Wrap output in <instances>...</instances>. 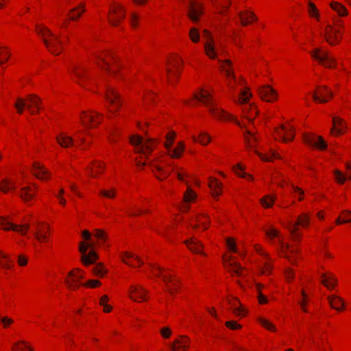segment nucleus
Returning a JSON list of instances; mask_svg holds the SVG:
<instances>
[{
	"mask_svg": "<svg viewBox=\"0 0 351 351\" xmlns=\"http://www.w3.org/2000/svg\"><path fill=\"white\" fill-rule=\"evenodd\" d=\"M318 88L320 89L319 93H314L313 94L314 101L319 103H326L328 100L324 97L325 95H328L330 97H332L333 94L327 86H323Z\"/></svg>",
	"mask_w": 351,
	"mask_h": 351,
	"instance_id": "nucleus-21",
	"label": "nucleus"
},
{
	"mask_svg": "<svg viewBox=\"0 0 351 351\" xmlns=\"http://www.w3.org/2000/svg\"><path fill=\"white\" fill-rule=\"evenodd\" d=\"M10 56V53L6 51H2L0 52V65H2L4 62L7 61Z\"/></svg>",
	"mask_w": 351,
	"mask_h": 351,
	"instance_id": "nucleus-57",
	"label": "nucleus"
},
{
	"mask_svg": "<svg viewBox=\"0 0 351 351\" xmlns=\"http://www.w3.org/2000/svg\"><path fill=\"white\" fill-rule=\"evenodd\" d=\"M258 93L263 100L268 102H272L277 98L276 91L268 85L259 87Z\"/></svg>",
	"mask_w": 351,
	"mask_h": 351,
	"instance_id": "nucleus-17",
	"label": "nucleus"
},
{
	"mask_svg": "<svg viewBox=\"0 0 351 351\" xmlns=\"http://www.w3.org/2000/svg\"><path fill=\"white\" fill-rule=\"evenodd\" d=\"M259 322L267 329L270 330H274V326L271 323H270L268 320L263 319V318H261L259 319Z\"/></svg>",
	"mask_w": 351,
	"mask_h": 351,
	"instance_id": "nucleus-56",
	"label": "nucleus"
},
{
	"mask_svg": "<svg viewBox=\"0 0 351 351\" xmlns=\"http://www.w3.org/2000/svg\"><path fill=\"white\" fill-rule=\"evenodd\" d=\"M328 302L330 303V306L337 310L341 311L342 308L344 306V302L340 297L332 295L328 298Z\"/></svg>",
	"mask_w": 351,
	"mask_h": 351,
	"instance_id": "nucleus-26",
	"label": "nucleus"
},
{
	"mask_svg": "<svg viewBox=\"0 0 351 351\" xmlns=\"http://www.w3.org/2000/svg\"><path fill=\"white\" fill-rule=\"evenodd\" d=\"M338 31L334 29L330 25H328L326 28L325 38L330 45L338 43L340 40L338 36Z\"/></svg>",
	"mask_w": 351,
	"mask_h": 351,
	"instance_id": "nucleus-22",
	"label": "nucleus"
},
{
	"mask_svg": "<svg viewBox=\"0 0 351 351\" xmlns=\"http://www.w3.org/2000/svg\"><path fill=\"white\" fill-rule=\"evenodd\" d=\"M101 285V282L97 280H90L86 283H84L83 285L84 287H96Z\"/></svg>",
	"mask_w": 351,
	"mask_h": 351,
	"instance_id": "nucleus-60",
	"label": "nucleus"
},
{
	"mask_svg": "<svg viewBox=\"0 0 351 351\" xmlns=\"http://www.w3.org/2000/svg\"><path fill=\"white\" fill-rule=\"evenodd\" d=\"M37 228H38L37 226ZM34 236L39 241H46L47 239V232L41 228H38V230L34 232Z\"/></svg>",
	"mask_w": 351,
	"mask_h": 351,
	"instance_id": "nucleus-46",
	"label": "nucleus"
},
{
	"mask_svg": "<svg viewBox=\"0 0 351 351\" xmlns=\"http://www.w3.org/2000/svg\"><path fill=\"white\" fill-rule=\"evenodd\" d=\"M40 103L41 99L36 95H29L25 99L18 98L14 106L19 114H22L23 112L24 108L26 107L30 113L34 114L36 112L33 110V107H36L37 109H39V105Z\"/></svg>",
	"mask_w": 351,
	"mask_h": 351,
	"instance_id": "nucleus-3",
	"label": "nucleus"
},
{
	"mask_svg": "<svg viewBox=\"0 0 351 351\" xmlns=\"http://www.w3.org/2000/svg\"><path fill=\"white\" fill-rule=\"evenodd\" d=\"M193 138L195 141H198L203 145H207L210 141V136L204 132H201L199 134L198 138L195 136H193Z\"/></svg>",
	"mask_w": 351,
	"mask_h": 351,
	"instance_id": "nucleus-41",
	"label": "nucleus"
},
{
	"mask_svg": "<svg viewBox=\"0 0 351 351\" xmlns=\"http://www.w3.org/2000/svg\"><path fill=\"white\" fill-rule=\"evenodd\" d=\"M209 187L213 197H217L221 193V184L216 179H211L209 182Z\"/></svg>",
	"mask_w": 351,
	"mask_h": 351,
	"instance_id": "nucleus-36",
	"label": "nucleus"
},
{
	"mask_svg": "<svg viewBox=\"0 0 351 351\" xmlns=\"http://www.w3.org/2000/svg\"><path fill=\"white\" fill-rule=\"evenodd\" d=\"M95 236L97 239H100V240H101V241H106V234H105V232H104L103 230H95Z\"/></svg>",
	"mask_w": 351,
	"mask_h": 351,
	"instance_id": "nucleus-62",
	"label": "nucleus"
},
{
	"mask_svg": "<svg viewBox=\"0 0 351 351\" xmlns=\"http://www.w3.org/2000/svg\"><path fill=\"white\" fill-rule=\"evenodd\" d=\"M33 170L35 176H36L38 179L45 180L48 179L49 172L48 171L38 162H34L33 164Z\"/></svg>",
	"mask_w": 351,
	"mask_h": 351,
	"instance_id": "nucleus-24",
	"label": "nucleus"
},
{
	"mask_svg": "<svg viewBox=\"0 0 351 351\" xmlns=\"http://www.w3.org/2000/svg\"><path fill=\"white\" fill-rule=\"evenodd\" d=\"M189 249L195 253H202V244L195 238H192L185 241Z\"/></svg>",
	"mask_w": 351,
	"mask_h": 351,
	"instance_id": "nucleus-28",
	"label": "nucleus"
},
{
	"mask_svg": "<svg viewBox=\"0 0 351 351\" xmlns=\"http://www.w3.org/2000/svg\"><path fill=\"white\" fill-rule=\"evenodd\" d=\"M241 19V23L243 25L245 26L253 21L257 20L256 15L250 11L241 12L239 14Z\"/></svg>",
	"mask_w": 351,
	"mask_h": 351,
	"instance_id": "nucleus-29",
	"label": "nucleus"
},
{
	"mask_svg": "<svg viewBox=\"0 0 351 351\" xmlns=\"http://www.w3.org/2000/svg\"><path fill=\"white\" fill-rule=\"evenodd\" d=\"M266 235L270 239H273L275 237L278 238V243L282 250H288L289 245L286 243H284L281 237L278 233V232L274 229V228H270L269 230H265Z\"/></svg>",
	"mask_w": 351,
	"mask_h": 351,
	"instance_id": "nucleus-31",
	"label": "nucleus"
},
{
	"mask_svg": "<svg viewBox=\"0 0 351 351\" xmlns=\"http://www.w3.org/2000/svg\"><path fill=\"white\" fill-rule=\"evenodd\" d=\"M125 17V10L121 5H114L110 8L109 21L112 25H117Z\"/></svg>",
	"mask_w": 351,
	"mask_h": 351,
	"instance_id": "nucleus-14",
	"label": "nucleus"
},
{
	"mask_svg": "<svg viewBox=\"0 0 351 351\" xmlns=\"http://www.w3.org/2000/svg\"><path fill=\"white\" fill-rule=\"evenodd\" d=\"M93 247V244L81 242L79 245V251L82 254L81 261L85 266L95 264L98 259V255L94 250H90L87 254L88 248Z\"/></svg>",
	"mask_w": 351,
	"mask_h": 351,
	"instance_id": "nucleus-6",
	"label": "nucleus"
},
{
	"mask_svg": "<svg viewBox=\"0 0 351 351\" xmlns=\"http://www.w3.org/2000/svg\"><path fill=\"white\" fill-rule=\"evenodd\" d=\"M227 245H228L230 250H231L234 252H237L234 241L232 239H227Z\"/></svg>",
	"mask_w": 351,
	"mask_h": 351,
	"instance_id": "nucleus-64",
	"label": "nucleus"
},
{
	"mask_svg": "<svg viewBox=\"0 0 351 351\" xmlns=\"http://www.w3.org/2000/svg\"><path fill=\"white\" fill-rule=\"evenodd\" d=\"M334 173L337 181L340 184H343L346 180L345 176L339 170H335Z\"/></svg>",
	"mask_w": 351,
	"mask_h": 351,
	"instance_id": "nucleus-54",
	"label": "nucleus"
},
{
	"mask_svg": "<svg viewBox=\"0 0 351 351\" xmlns=\"http://www.w3.org/2000/svg\"><path fill=\"white\" fill-rule=\"evenodd\" d=\"M251 96H252V95L248 93L247 91H246V90L242 91L241 92V97L239 99V102L241 104H244V103L247 102V101L249 100V99H250V97Z\"/></svg>",
	"mask_w": 351,
	"mask_h": 351,
	"instance_id": "nucleus-55",
	"label": "nucleus"
},
{
	"mask_svg": "<svg viewBox=\"0 0 351 351\" xmlns=\"http://www.w3.org/2000/svg\"><path fill=\"white\" fill-rule=\"evenodd\" d=\"M29 227L30 226L29 223L16 225L11 223L7 217H0V228L5 230H12L25 235L26 234V231L29 230Z\"/></svg>",
	"mask_w": 351,
	"mask_h": 351,
	"instance_id": "nucleus-8",
	"label": "nucleus"
},
{
	"mask_svg": "<svg viewBox=\"0 0 351 351\" xmlns=\"http://www.w3.org/2000/svg\"><path fill=\"white\" fill-rule=\"evenodd\" d=\"M130 298L136 302L146 300L145 293L147 291L140 286H132L130 288Z\"/></svg>",
	"mask_w": 351,
	"mask_h": 351,
	"instance_id": "nucleus-20",
	"label": "nucleus"
},
{
	"mask_svg": "<svg viewBox=\"0 0 351 351\" xmlns=\"http://www.w3.org/2000/svg\"><path fill=\"white\" fill-rule=\"evenodd\" d=\"M219 62H221L220 68L223 71L225 72L226 75L228 77H231L235 79V76L233 73V71L232 70V62L229 60H218Z\"/></svg>",
	"mask_w": 351,
	"mask_h": 351,
	"instance_id": "nucleus-33",
	"label": "nucleus"
},
{
	"mask_svg": "<svg viewBox=\"0 0 351 351\" xmlns=\"http://www.w3.org/2000/svg\"><path fill=\"white\" fill-rule=\"evenodd\" d=\"M313 58L326 67L332 68L335 64L333 58L330 57L327 51H322L320 49H315L311 52Z\"/></svg>",
	"mask_w": 351,
	"mask_h": 351,
	"instance_id": "nucleus-10",
	"label": "nucleus"
},
{
	"mask_svg": "<svg viewBox=\"0 0 351 351\" xmlns=\"http://www.w3.org/2000/svg\"><path fill=\"white\" fill-rule=\"evenodd\" d=\"M69 71L74 82L81 86H84V82L89 78L86 68L80 64L72 63L69 68Z\"/></svg>",
	"mask_w": 351,
	"mask_h": 351,
	"instance_id": "nucleus-5",
	"label": "nucleus"
},
{
	"mask_svg": "<svg viewBox=\"0 0 351 351\" xmlns=\"http://www.w3.org/2000/svg\"><path fill=\"white\" fill-rule=\"evenodd\" d=\"M80 271V269L77 268L69 273V278H66L64 282L69 289L75 290L81 285L80 281L84 276L82 274H79Z\"/></svg>",
	"mask_w": 351,
	"mask_h": 351,
	"instance_id": "nucleus-12",
	"label": "nucleus"
},
{
	"mask_svg": "<svg viewBox=\"0 0 351 351\" xmlns=\"http://www.w3.org/2000/svg\"><path fill=\"white\" fill-rule=\"evenodd\" d=\"M160 334L164 338H169L171 335V331L169 328L165 327L160 330Z\"/></svg>",
	"mask_w": 351,
	"mask_h": 351,
	"instance_id": "nucleus-63",
	"label": "nucleus"
},
{
	"mask_svg": "<svg viewBox=\"0 0 351 351\" xmlns=\"http://www.w3.org/2000/svg\"><path fill=\"white\" fill-rule=\"evenodd\" d=\"M256 289L258 291V300L259 303L260 304L267 303V298L263 294H262V293L261 292V289L263 287V285L261 284H256Z\"/></svg>",
	"mask_w": 351,
	"mask_h": 351,
	"instance_id": "nucleus-49",
	"label": "nucleus"
},
{
	"mask_svg": "<svg viewBox=\"0 0 351 351\" xmlns=\"http://www.w3.org/2000/svg\"><path fill=\"white\" fill-rule=\"evenodd\" d=\"M162 280L167 284V283H171L170 285H167V291L170 294H173V291H177L178 290L177 282H175L173 280V278H172L171 276H170V275L169 276H162Z\"/></svg>",
	"mask_w": 351,
	"mask_h": 351,
	"instance_id": "nucleus-37",
	"label": "nucleus"
},
{
	"mask_svg": "<svg viewBox=\"0 0 351 351\" xmlns=\"http://www.w3.org/2000/svg\"><path fill=\"white\" fill-rule=\"evenodd\" d=\"M103 115L95 111H91L90 114L86 112H82L81 121L87 128H94L98 125L101 121Z\"/></svg>",
	"mask_w": 351,
	"mask_h": 351,
	"instance_id": "nucleus-7",
	"label": "nucleus"
},
{
	"mask_svg": "<svg viewBox=\"0 0 351 351\" xmlns=\"http://www.w3.org/2000/svg\"><path fill=\"white\" fill-rule=\"evenodd\" d=\"M234 171H235L236 173L238 176H241L242 178H247V179H252V176L248 175V174H247L245 173H240L239 172V171H243V169H242L241 166L239 164L237 165V166L234 167Z\"/></svg>",
	"mask_w": 351,
	"mask_h": 351,
	"instance_id": "nucleus-53",
	"label": "nucleus"
},
{
	"mask_svg": "<svg viewBox=\"0 0 351 351\" xmlns=\"http://www.w3.org/2000/svg\"><path fill=\"white\" fill-rule=\"evenodd\" d=\"M203 14L202 6L200 3L189 0L188 16L194 23L199 20L200 15Z\"/></svg>",
	"mask_w": 351,
	"mask_h": 351,
	"instance_id": "nucleus-15",
	"label": "nucleus"
},
{
	"mask_svg": "<svg viewBox=\"0 0 351 351\" xmlns=\"http://www.w3.org/2000/svg\"><path fill=\"white\" fill-rule=\"evenodd\" d=\"M156 169L158 172V174H156V176L160 180L167 178L170 174V171L164 170L160 166H156Z\"/></svg>",
	"mask_w": 351,
	"mask_h": 351,
	"instance_id": "nucleus-48",
	"label": "nucleus"
},
{
	"mask_svg": "<svg viewBox=\"0 0 351 351\" xmlns=\"http://www.w3.org/2000/svg\"><path fill=\"white\" fill-rule=\"evenodd\" d=\"M228 304L235 315L239 316L244 314V308L237 298L228 300Z\"/></svg>",
	"mask_w": 351,
	"mask_h": 351,
	"instance_id": "nucleus-30",
	"label": "nucleus"
},
{
	"mask_svg": "<svg viewBox=\"0 0 351 351\" xmlns=\"http://www.w3.org/2000/svg\"><path fill=\"white\" fill-rule=\"evenodd\" d=\"M274 197L270 195H266L260 199V202L265 208H270L273 205Z\"/></svg>",
	"mask_w": 351,
	"mask_h": 351,
	"instance_id": "nucleus-44",
	"label": "nucleus"
},
{
	"mask_svg": "<svg viewBox=\"0 0 351 351\" xmlns=\"http://www.w3.org/2000/svg\"><path fill=\"white\" fill-rule=\"evenodd\" d=\"M84 12L85 5L84 3H80L78 6L75 7L69 10L70 20L76 21Z\"/></svg>",
	"mask_w": 351,
	"mask_h": 351,
	"instance_id": "nucleus-32",
	"label": "nucleus"
},
{
	"mask_svg": "<svg viewBox=\"0 0 351 351\" xmlns=\"http://www.w3.org/2000/svg\"><path fill=\"white\" fill-rule=\"evenodd\" d=\"M130 143L135 147L136 153L143 155L151 154L154 149V140L152 138H147L144 141L141 136L135 135L130 138Z\"/></svg>",
	"mask_w": 351,
	"mask_h": 351,
	"instance_id": "nucleus-4",
	"label": "nucleus"
},
{
	"mask_svg": "<svg viewBox=\"0 0 351 351\" xmlns=\"http://www.w3.org/2000/svg\"><path fill=\"white\" fill-rule=\"evenodd\" d=\"M308 13L311 16L318 17V10L315 5L311 2L308 3Z\"/></svg>",
	"mask_w": 351,
	"mask_h": 351,
	"instance_id": "nucleus-52",
	"label": "nucleus"
},
{
	"mask_svg": "<svg viewBox=\"0 0 351 351\" xmlns=\"http://www.w3.org/2000/svg\"><path fill=\"white\" fill-rule=\"evenodd\" d=\"M92 272L97 276L102 277L107 272V271L104 268L101 264L98 263L92 268Z\"/></svg>",
	"mask_w": 351,
	"mask_h": 351,
	"instance_id": "nucleus-43",
	"label": "nucleus"
},
{
	"mask_svg": "<svg viewBox=\"0 0 351 351\" xmlns=\"http://www.w3.org/2000/svg\"><path fill=\"white\" fill-rule=\"evenodd\" d=\"M303 139L306 144L313 146L319 150H324L327 147L326 142L320 136L306 134L304 135Z\"/></svg>",
	"mask_w": 351,
	"mask_h": 351,
	"instance_id": "nucleus-11",
	"label": "nucleus"
},
{
	"mask_svg": "<svg viewBox=\"0 0 351 351\" xmlns=\"http://www.w3.org/2000/svg\"><path fill=\"white\" fill-rule=\"evenodd\" d=\"M36 32L43 38V42L48 50L53 55L58 56L62 49V42L58 36L54 35L46 27L36 26Z\"/></svg>",
	"mask_w": 351,
	"mask_h": 351,
	"instance_id": "nucleus-1",
	"label": "nucleus"
},
{
	"mask_svg": "<svg viewBox=\"0 0 351 351\" xmlns=\"http://www.w3.org/2000/svg\"><path fill=\"white\" fill-rule=\"evenodd\" d=\"M0 256L3 258L5 259V263L0 261V265L3 267L7 268V269L11 268V265L10 264V260L9 257L8 256V255L1 253V252L0 251Z\"/></svg>",
	"mask_w": 351,
	"mask_h": 351,
	"instance_id": "nucleus-51",
	"label": "nucleus"
},
{
	"mask_svg": "<svg viewBox=\"0 0 351 351\" xmlns=\"http://www.w3.org/2000/svg\"><path fill=\"white\" fill-rule=\"evenodd\" d=\"M56 141L62 147H69L73 145V140L71 137L66 136L65 134H61L56 136Z\"/></svg>",
	"mask_w": 351,
	"mask_h": 351,
	"instance_id": "nucleus-34",
	"label": "nucleus"
},
{
	"mask_svg": "<svg viewBox=\"0 0 351 351\" xmlns=\"http://www.w3.org/2000/svg\"><path fill=\"white\" fill-rule=\"evenodd\" d=\"M189 37L192 42L197 43L199 40V34L195 27H192L189 30Z\"/></svg>",
	"mask_w": 351,
	"mask_h": 351,
	"instance_id": "nucleus-47",
	"label": "nucleus"
},
{
	"mask_svg": "<svg viewBox=\"0 0 351 351\" xmlns=\"http://www.w3.org/2000/svg\"><path fill=\"white\" fill-rule=\"evenodd\" d=\"M309 223V217L307 215L303 214L299 216L298 221L294 224L291 225L289 227V230L291 233L292 239L293 241H297L299 239L300 235L297 232L298 225L302 226V227H307Z\"/></svg>",
	"mask_w": 351,
	"mask_h": 351,
	"instance_id": "nucleus-16",
	"label": "nucleus"
},
{
	"mask_svg": "<svg viewBox=\"0 0 351 351\" xmlns=\"http://www.w3.org/2000/svg\"><path fill=\"white\" fill-rule=\"evenodd\" d=\"M258 154L260 156V158L265 161H270L271 159L273 158H278L279 157L278 154L274 152H272L269 156H265L261 154Z\"/></svg>",
	"mask_w": 351,
	"mask_h": 351,
	"instance_id": "nucleus-58",
	"label": "nucleus"
},
{
	"mask_svg": "<svg viewBox=\"0 0 351 351\" xmlns=\"http://www.w3.org/2000/svg\"><path fill=\"white\" fill-rule=\"evenodd\" d=\"M21 197L25 202L30 200L34 196V192L32 189L27 186L21 189V193H20Z\"/></svg>",
	"mask_w": 351,
	"mask_h": 351,
	"instance_id": "nucleus-38",
	"label": "nucleus"
},
{
	"mask_svg": "<svg viewBox=\"0 0 351 351\" xmlns=\"http://www.w3.org/2000/svg\"><path fill=\"white\" fill-rule=\"evenodd\" d=\"M232 257H230V261H225V267L228 269L229 271L237 275L241 276L242 274L243 267L234 261H232Z\"/></svg>",
	"mask_w": 351,
	"mask_h": 351,
	"instance_id": "nucleus-25",
	"label": "nucleus"
},
{
	"mask_svg": "<svg viewBox=\"0 0 351 351\" xmlns=\"http://www.w3.org/2000/svg\"><path fill=\"white\" fill-rule=\"evenodd\" d=\"M14 189V184L8 180L7 179H4L2 180L0 184V190L4 193L8 192L9 190Z\"/></svg>",
	"mask_w": 351,
	"mask_h": 351,
	"instance_id": "nucleus-42",
	"label": "nucleus"
},
{
	"mask_svg": "<svg viewBox=\"0 0 351 351\" xmlns=\"http://www.w3.org/2000/svg\"><path fill=\"white\" fill-rule=\"evenodd\" d=\"M333 128L331 129V134L333 135H339L343 132L346 125L343 121L339 117L332 118Z\"/></svg>",
	"mask_w": 351,
	"mask_h": 351,
	"instance_id": "nucleus-23",
	"label": "nucleus"
},
{
	"mask_svg": "<svg viewBox=\"0 0 351 351\" xmlns=\"http://www.w3.org/2000/svg\"><path fill=\"white\" fill-rule=\"evenodd\" d=\"M330 6L339 16H346L348 14L345 6L338 2L332 1L330 3Z\"/></svg>",
	"mask_w": 351,
	"mask_h": 351,
	"instance_id": "nucleus-39",
	"label": "nucleus"
},
{
	"mask_svg": "<svg viewBox=\"0 0 351 351\" xmlns=\"http://www.w3.org/2000/svg\"><path fill=\"white\" fill-rule=\"evenodd\" d=\"M105 97L107 101L112 105H114L117 109L121 106V101L120 95L114 88L106 86Z\"/></svg>",
	"mask_w": 351,
	"mask_h": 351,
	"instance_id": "nucleus-18",
	"label": "nucleus"
},
{
	"mask_svg": "<svg viewBox=\"0 0 351 351\" xmlns=\"http://www.w3.org/2000/svg\"><path fill=\"white\" fill-rule=\"evenodd\" d=\"M321 277L322 278V283L328 289H332L335 287L337 280L332 275L326 276V274H323Z\"/></svg>",
	"mask_w": 351,
	"mask_h": 351,
	"instance_id": "nucleus-35",
	"label": "nucleus"
},
{
	"mask_svg": "<svg viewBox=\"0 0 351 351\" xmlns=\"http://www.w3.org/2000/svg\"><path fill=\"white\" fill-rule=\"evenodd\" d=\"M276 132L279 138H280L285 143H287L288 141H291L294 138V134L292 130L290 129V130H287L284 126L278 129Z\"/></svg>",
	"mask_w": 351,
	"mask_h": 351,
	"instance_id": "nucleus-27",
	"label": "nucleus"
},
{
	"mask_svg": "<svg viewBox=\"0 0 351 351\" xmlns=\"http://www.w3.org/2000/svg\"><path fill=\"white\" fill-rule=\"evenodd\" d=\"M176 134L173 132H169L166 135L165 147L169 149V154L171 158H178L181 156L182 152L184 151V146L182 143H180L176 148L171 149V146L173 143Z\"/></svg>",
	"mask_w": 351,
	"mask_h": 351,
	"instance_id": "nucleus-9",
	"label": "nucleus"
},
{
	"mask_svg": "<svg viewBox=\"0 0 351 351\" xmlns=\"http://www.w3.org/2000/svg\"><path fill=\"white\" fill-rule=\"evenodd\" d=\"M99 193L106 197L112 198V197H114L115 195V190L114 189H112L110 191L101 190Z\"/></svg>",
	"mask_w": 351,
	"mask_h": 351,
	"instance_id": "nucleus-59",
	"label": "nucleus"
},
{
	"mask_svg": "<svg viewBox=\"0 0 351 351\" xmlns=\"http://www.w3.org/2000/svg\"><path fill=\"white\" fill-rule=\"evenodd\" d=\"M203 35L208 40L204 45L206 55L211 59H216L217 53L215 47V41L210 32L204 29Z\"/></svg>",
	"mask_w": 351,
	"mask_h": 351,
	"instance_id": "nucleus-13",
	"label": "nucleus"
},
{
	"mask_svg": "<svg viewBox=\"0 0 351 351\" xmlns=\"http://www.w3.org/2000/svg\"><path fill=\"white\" fill-rule=\"evenodd\" d=\"M301 295L303 297V300H299L298 304L301 306L302 311L307 313L308 311L306 308V304H307V295L304 290H302Z\"/></svg>",
	"mask_w": 351,
	"mask_h": 351,
	"instance_id": "nucleus-50",
	"label": "nucleus"
},
{
	"mask_svg": "<svg viewBox=\"0 0 351 351\" xmlns=\"http://www.w3.org/2000/svg\"><path fill=\"white\" fill-rule=\"evenodd\" d=\"M131 259H134L139 265L143 264V262L141 261L138 256L132 254L126 253L125 257L123 258V261L125 262V263L130 266L136 267V265L132 262Z\"/></svg>",
	"mask_w": 351,
	"mask_h": 351,
	"instance_id": "nucleus-40",
	"label": "nucleus"
},
{
	"mask_svg": "<svg viewBox=\"0 0 351 351\" xmlns=\"http://www.w3.org/2000/svg\"><path fill=\"white\" fill-rule=\"evenodd\" d=\"M195 192L190 187H188L186 192L184 195V202L186 203L191 202L195 199Z\"/></svg>",
	"mask_w": 351,
	"mask_h": 351,
	"instance_id": "nucleus-45",
	"label": "nucleus"
},
{
	"mask_svg": "<svg viewBox=\"0 0 351 351\" xmlns=\"http://www.w3.org/2000/svg\"><path fill=\"white\" fill-rule=\"evenodd\" d=\"M226 326L232 330L241 328V326L238 324L236 322L228 321L226 322Z\"/></svg>",
	"mask_w": 351,
	"mask_h": 351,
	"instance_id": "nucleus-61",
	"label": "nucleus"
},
{
	"mask_svg": "<svg viewBox=\"0 0 351 351\" xmlns=\"http://www.w3.org/2000/svg\"><path fill=\"white\" fill-rule=\"evenodd\" d=\"M189 346V339L186 336H180L170 346L171 351H185Z\"/></svg>",
	"mask_w": 351,
	"mask_h": 351,
	"instance_id": "nucleus-19",
	"label": "nucleus"
},
{
	"mask_svg": "<svg viewBox=\"0 0 351 351\" xmlns=\"http://www.w3.org/2000/svg\"><path fill=\"white\" fill-rule=\"evenodd\" d=\"M195 97L196 98V99L202 102L207 107H208L210 112L217 118H219L222 120L232 119L231 114L226 112L221 109L214 107L213 100L208 91L202 89L200 90L199 93L195 95Z\"/></svg>",
	"mask_w": 351,
	"mask_h": 351,
	"instance_id": "nucleus-2",
	"label": "nucleus"
}]
</instances>
